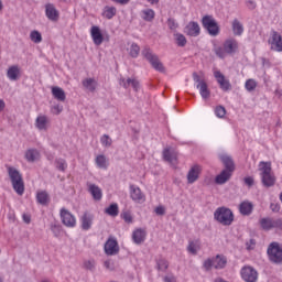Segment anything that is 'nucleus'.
I'll return each instance as SVG.
<instances>
[{
    "label": "nucleus",
    "instance_id": "obj_33",
    "mask_svg": "<svg viewBox=\"0 0 282 282\" xmlns=\"http://www.w3.org/2000/svg\"><path fill=\"white\" fill-rule=\"evenodd\" d=\"M252 208H253V205L250 202H242L239 205V210L241 215H252Z\"/></svg>",
    "mask_w": 282,
    "mask_h": 282
},
{
    "label": "nucleus",
    "instance_id": "obj_30",
    "mask_svg": "<svg viewBox=\"0 0 282 282\" xmlns=\"http://www.w3.org/2000/svg\"><path fill=\"white\" fill-rule=\"evenodd\" d=\"M47 117L45 116H39L35 120V127L40 131H47Z\"/></svg>",
    "mask_w": 282,
    "mask_h": 282
},
{
    "label": "nucleus",
    "instance_id": "obj_54",
    "mask_svg": "<svg viewBox=\"0 0 282 282\" xmlns=\"http://www.w3.org/2000/svg\"><path fill=\"white\" fill-rule=\"evenodd\" d=\"M243 182H245L246 186H249V188L254 186V177H252V176L245 177Z\"/></svg>",
    "mask_w": 282,
    "mask_h": 282
},
{
    "label": "nucleus",
    "instance_id": "obj_1",
    "mask_svg": "<svg viewBox=\"0 0 282 282\" xmlns=\"http://www.w3.org/2000/svg\"><path fill=\"white\" fill-rule=\"evenodd\" d=\"M260 177L262 186L265 188H272L276 184V176L272 173V163L260 162L259 164Z\"/></svg>",
    "mask_w": 282,
    "mask_h": 282
},
{
    "label": "nucleus",
    "instance_id": "obj_36",
    "mask_svg": "<svg viewBox=\"0 0 282 282\" xmlns=\"http://www.w3.org/2000/svg\"><path fill=\"white\" fill-rule=\"evenodd\" d=\"M174 41L178 47H186V36L182 33H174Z\"/></svg>",
    "mask_w": 282,
    "mask_h": 282
},
{
    "label": "nucleus",
    "instance_id": "obj_44",
    "mask_svg": "<svg viewBox=\"0 0 282 282\" xmlns=\"http://www.w3.org/2000/svg\"><path fill=\"white\" fill-rule=\"evenodd\" d=\"M245 87L247 91H254V89H257V82L254 79H248L245 83Z\"/></svg>",
    "mask_w": 282,
    "mask_h": 282
},
{
    "label": "nucleus",
    "instance_id": "obj_25",
    "mask_svg": "<svg viewBox=\"0 0 282 282\" xmlns=\"http://www.w3.org/2000/svg\"><path fill=\"white\" fill-rule=\"evenodd\" d=\"M52 95L55 100H58L59 102H65V99L67 96L65 95V90L58 86L52 87Z\"/></svg>",
    "mask_w": 282,
    "mask_h": 282
},
{
    "label": "nucleus",
    "instance_id": "obj_37",
    "mask_svg": "<svg viewBox=\"0 0 282 282\" xmlns=\"http://www.w3.org/2000/svg\"><path fill=\"white\" fill-rule=\"evenodd\" d=\"M36 199L39 204H41L42 206H45L47 202H50V195L47 194V192H40L36 195Z\"/></svg>",
    "mask_w": 282,
    "mask_h": 282
},
{
    "label": "nucleus",
    "instance_id": "obj_16",
    "mask_svg": "<svg viewBox=\"0 0 282 282\" xmlns=\"http://www.w3.org/2000/svg\"><path fill=\"white\" fill-rule=\"evenodd\" d=\"M90 36L95 45H102L105 37L102 36V32L100 31L99 26H96V25L91 26Z\"/></svg>",
    "mask_w": 282,
    "mask_h": 282
},
{
    "label": "nucleus",
    "instance_id": "obj_40",
    "mask_svg": "<svg viewBox=\"0 0 282 282\" xmlns=\"http://www.w3.org/2000/svg\"><path fill=\"white\" fill-rule=\"evenodd\" d=\"M98 169H107V158L102 154L97 155L95 160Z\"/></svg>",
    "mask_w": 282,
    "mask_h": 282
},
{
    "label": "nucleus",
    "instance_id": "obj_18",
    "mask_svg": "<svg viewBox=\"0 0 282 282\" xmlns=\"http://www.w3.org/2000/svg\"><path fill=\"white\" fill-rule=\"evenodd\" d=\"M88 192L95 199V202H100L102 199V189L98 187L96 184L87 183Z\"/></svg>",
    "mask_w": 282,
    "mask_h": 282
},
{
    "label": "nucleus",
    "instance_id": "obj_48",
    "mask_svg": "<svg viewBox=\"0 0 282 282\" xmlns=\"http://www.w3.org/2000/svg\"><path fill=\"white\" fill-rule=\"evenodd\" d=\"M121 219L126 221V224H133V216H131V212H123L121 214Z\"/></svg>",
    "mask_w": 282,
    "mask_h": 282
},
{
    "label": "nucleus",
    "instance_id": "obj_23",
    "mask_svg": "<svg viewBox=\"0 0 282 282\" xmlns=\"http://www.w3.org/2000/svg\"><path fill=\"white\" fill-rule=\"evenodd\" d=\"M120 85L121 87H124V89H129V87H132V89H134V91H139L140 90V82H138V79H120Z\"/></svg>",
    "mask_w": 282,
    "mask_h": 282
},
{
    "label": "nucleus",
    "instance_id": "obj_56",
    "mask_svg": "<svg viewBox=\"0 0 282 282\" xmlns=\"http://www.w3.org/2000/svg\"><path fill=\"white\" fill-rule=\"evenodd\" d=\"M51 230L55 235V237H58V235H61V226L58 225H52Z\"/></svg>",
    "mask_w": 282,
    "mask_h": 282
},
{
    "label": "nucleus",
    "instance_id": "obj_8",
    "mask_svg": "<svg viewBox=\"0 0 282 282\" xmlns=\"http://www.w3.org/2000/svg\"><path fill=\"white\" fill-rule=\"evenodd\" d=\"M240 274L246 282L259 281V272H257V269L252 267H243L240 271Z\"/></svg>",
    "mask_w": 282,
    "mask_h": 282
},
{
    "label": "nucleus",
    "instance_id": "obj_26",
    "mask_svg": "<svg viewBox=\"0 0 282 282\" xmlns=\"http://www.w3.org/2000/svg\"><path fill=\"white\" fill-rule=\"evenodd\" d=\"M227 263H228V260L224 256L217 254L214 258V268H215V270H224V268H226Z\"/></svg>",
    "mask_w": 282,
    "mask_h": 282
},
{
    "label": "nucleus",
    "instance_id": "obj_14",
    "mask_svg": "<svg viewBox=\"0 0 282 282\" xmlns=\"http://www.w3.org/2000/svg\"><path fill=\"white\" fill-rule=\"evenodd\" d=\"M45 14L48 21L56 22L58 21L61 13L56 10V7L52 3L45 4Z\"/></svg>",
    "mask_w": 282,
    "mask_h": 282
},
{
    "label": "nucleus",
    "instance_id": "obj_5",
    "mask_svg": "<svg viewBox=\"0 0 282 282\" xmlns=\"http://www.w3.org/2000/svg\"><path fill=\"white\" fill-rule=\"evenodd\" d=\"M267 254L272 263H282V248L279 242H271L267 249Z\"/></svg>",
    "mask_w": 282,
    "mask_h": 282
},
{
    "label": "nucleus",
    "instance_id": "obj_17",
    "mask_svg": "<svg viewBox=\"0 0 282 282\" xmlns=\"http://www.w3.org/2000/svg\"><path fill=\"white\" fill-rule=\"evenodd\" d=\"M200 32L202 29L199 28V23L197 22H189L185 26V34H187V36H199Z\"/></svg>",
    "mask_w": 282,
    "mask_h": 282
},
{
    "label": "nucleus",
    "instance_id": "obj_31",
    "mask_svg": "<svg viewBox=\"0 0 282 282\" xmlns=\"http://www.w3.org/2000/svg\"><path fill=\"white\" fill-rule=\"evenodd\" d=\"M83 87L88 89V91H96V87H98V82L94 78H86L82 82Z\"/></svg>",
    "mask_w": 282,
    "mask_h": 282
},
{
    "label": "nucleus",
    "instance_id": "obj_35",
    "mask_svg": "<svg viewBox=\"0 0 282 282\" xmlns=\"http://www.w3.org/2000/svg\"><path fill=\"white\" fill-rule=\"evenodd\" d=\"M232 32L235 36H241V34H243V24H241L237 19L232 22Z\"/></svg>",
    "mask_w": 282,
    "mask_h": 282
},
{
    "label": "nucleus",
    "instance_id": "obj_42",
    "mask_svg": "<svg viewBox=\"0 0 282 282\" xmlns=\"http://www.w3.org/2000/svg\"><path fill=\"white\" fill-rule=\"evenodd\" d=\"M30 39L33 43H41V41H43V35H41V32L39 31H32L30 33Z\"/></svg>",
    "mask_w": 282,
    "mask_h": 282
},
{
    "label": "nucleus",
    "instance_id": "obj_49",
    "mask_svg": "<svg viewBox=\"0 0 282 282\" xmlns=\"http://www.w3.org/2000/svg\"><path fill=\"white\" fill-rule=\"evenodd\" d=\"M56 169H58V171H65L67 169V162L64 159H57Z\"/></svg>",
    "mask_w": 282,
    "mask_h": 282
},
{
    "label": "nucleus",
    "instance_id": "obj_63",
    "mask_svg": "<svg viewBox=\"0 0 282 282\" xmlns=\"http://www.w3.org/2000/svg\"><path fill=\"white\" fill-rule=\"evenodd\" d=\"M164 282H175V276L166 275V276H164Z\"/></svg>",
    "mask_w": 282,
    "mask_h": 282
},
{
    "label": "nucleus",
    "instance_id": "obj_52",
    "mask_svg": "<svg viewBox=\"0 0 282 282\" xmlns=\"http://www.w3.org/2000/svg\"><path fill=\"white\" fill-rule=\"evenodd\" d=\"M204 268L205 270H212L213 268H215V261H214V258L213 259H207L205 260L204 262Z\"/></svg>",
    "mask_w": 282,
    "mask_h": 282
},
{
    "label": "nucleus",
    "instance_id": "obj_22",
    "mask_svg": "<svg viewBox=\"0 0 282 282\" xmlns=\"http://www.w3.org/2000/svg\"><path fill=\"white\" fill-rule=\"evenodd\" d=\"M219 158L225 166V171H228V173H234L235 172V161H232V158H230L226 154H221Z\"/></svg>",
    "mask_w": 282,
    "mask_h": 282
},
{
    "label": "nucleus",
    "instance_id": "obj_19",
    "mask_svg": "<svg viewBox=\"0 0 282 282\" xmlns=\"http://www.w3.org/2000/svg\"><path fill=\"white\" fill-rule=\"evenodd\" d=\"M223 47H225V52H227V54H235V52L239 50V43L235 39H229L225 41Z\"/></svg>",
    "mask_w": 282,
    "mask_h": 282
},
{
    "label": "nucleus",
    "instance_id": "obj_7",
    "mask_svg": "<svg viewBox=\"0 0 282 282\" xmlns=\"http://www.w3.org/2000/svg\"><path fill=\"white\" fill-rule=\"evenodd\" d=\"M142 56H144V58L149 61V63L152 65L153 68L156 69V72H164V65H162V62H160V57L153 54L151 48L149 47L143 48Z\"/></svg>",
    "mask_w": 282,
    "mask_h": 282
},
{
    "label": "nucleus",
    "instance_id": "obj_29",
    "mask_svg": "<svg viewBox=\"0 0 282 282\" xmlns=\"http://www.w3.org/2000/svg\"><path fill=\"white\" fill-rule=\"evenodd\" d=\"M94 223V216L85 213L82 217V228L83 230H89L91 228V224Z\"/></svg>",
    "mask_w": 282,
    "mask_h": 282
},
{
    "label": "nucleus",
    "instance_id": "obj_59",
    "mask_svg": "<svg viewBox=\"0 0 282 282\" xmlns=\"http://www.w3.org/2000/svg\"><path fill=\"white\" fill-rule=\"evenodd\" d=\"M270 208L273 213H279V210H281V206L276 203H271Z\"/></svg>",
    "mask_w": 282,
    "mask_h": 282
},
{
    "label": "nucleus",
    "instance_id": "obj_12",
    "mask_svg": "<svg viewBox=\"0 0 282 282\" xmlns=\"http://www.w3.org/2000/svg\"><path fill=\"white\" fill-rule=\"evenodd\" d=\"M214 78H216L223 91H230L232 89V85H230V80L226 79V76H224L219 70L214 72Z\"/></svg>",
    "mask_w": 282,
    "mask_h": 282
},
{
    "label": "nucleus",
    "instance_id": "obj_50",
    "mask_svg": "<svg viewBox=\"0 0 282 282\" xmlns=\"http://www.w3.org/2000/svg\"><path fill=\"white\" fill-rule=\"evenodd\" d=\"M214 52H215L216 56H218V58H224L226 56V54H228L224 46L223 47L221 46L216 47L214 50Z\"/></svg>",
    "mask_w": 282,
    "mask_h": 282
},
{
    "label": "nucleus",
    "instance_id": "obj_47",
    "mask_svg": "<svg viewBox=\"0 0 282 282\" xmlns=\"http://www.w3.org/2000/svg\"><path fill=\"white\" fill-rule=\"evenodd\" d=\"M163 158L165 160V162H173V160H175V155L172 154L171 150L165 149L163 151Z\"/></svg>",
    "mask_w": 282,
    "mask_h": 282
},
{
    "label": "nucleus",
    "instance_id": "obj_28",
    "mask_svg": "<svg viewBox=\"0 0 282 282\" xmlns=\"http://www.w3.org/2000/svg\"><path fill=\"white\" fill-rule=\"evenodd\" d=\"M230 177H232V173L223 170L220 174H218L215 178L216 184H226V182H228V180H230Z\"/></svg>",
    "mask_w": 282,
    "mask_h": 282
},
{
    "label": "nucleus",
    "instance_id": "obj_10",
    "mask_svg": "<svg viewBox=\"0 0 282 282\" xmlns=\"http://www.w3.org/2000/svg\"><path fill=\"white\" fill-rule=\"evenodd\" d=\"M269 45L273 52H282V36L276 31L271 32V39H269Z\"/></svg>",
    "mask_w": 282,
    "mask_h": 282
},
{
    "label": "nucleus",
    "instance_id": "obj_46",
    "mask_svg": "<svg viewBox=\"0 0 282 282\" xmlns=\"http://www.w3.org/2000/svg\"><path fill=\"white\" fill-rule=\"evenodd\" d=\"M100 142H101L102 147L109 148V147H111L113 141L109 138L108 134H104L100 138Z\"/></svg>",
    "mask_w": 282,
    "mask_h": 282
},
{
    "label": "nucleus",
    "instance_id": "obj_57",
    "mask_svg": "<svg viewBox=\"0 0 282 282\" xmlns=\"http://www.w3.org/2000/svg\"><path fill=\"white\" fill-rule=\"evenodd\" d=\"M154 213L159 216L166 215V209L164 208V206H158L154 209Z\"/></svg>",
    "mask_w": 282,
    "mask_h": 282
},
{
    "label": "nucleus",
    "instance_id": "obj_11",
    "mask_svg": "<svg viewBox=\"0 0 282 282\" xmlns=\"http://www.w3.org/2000/svg\"><path fill=\"white\" fill-rule=\"evenodd\" d=\"M61 219L67 228H74V226H76V217L65 208L61 209Z\"/></svg>",
    "mask_w": 282,
    "mask_h": 282
},
{
    "label": "nucleus",
    "instance_id": "obj_34",
    "mask_svg": "<svg viewBox=\"0 0 282 282\" xmlns=\"http://www.w3.org/2000/svg\"><path fill=\"white\" fill-rule=\"evenodd\" d=\"M144 237H145V234H144V230L142 229H137L132 234V239L134 243H138V245L144 242Z\"/></svg>",
    "mask_w": 282,
    "mask_h": 282
},
{
    "label": "nucleus",
    "instance_id": "obj_55",
    "mask_svg": "<svg viewBox=\"0 0 282 282\" xmlns=\"http://www.w3.org/2000/svg\"><path fill=\"white\" fill-rule=\"evenodd\" d=\"M167 25H169L170 30H177V28H178L177 22H175V20L171 19V18L167 20Z\"/></svg>",
    "mask_w": 282,
    "mask_h": 282
},
{
    "label": "nucleus",
    "instance_id": "obj_3",
    "mask_svg": "<svg viewBox=\"0 0 282 282\" xmlns=\"http://www.w3.org/2000/svg\"><path fill=\"white\" fill-rule=\"evenodd\" d=\"M214 219L221 224V226H230L235 221L232 210L227 207H218L214 213Z\"/></svg>",
    "mask_w": 282,
    "mask_h": 282
},
{
    "label": "nucleus",
    "instance_id": "obj_4",
    "mask_svg": "<svg viewBox=\"0 0 282 282\" xmlns=\"http://www.w3.org/2000/svg\"><path fill=\"white\" fill-rule=\"evenodd\" d=\"M193 80L196 85V89H198L200 97L203 100H208L210 98V89H208V84L206 80L202 79L197 73H193Z\"/></svg>",
    "mask_w": 282,
    "mask_h": 282
},
{
    "label": "nucleus",
    "instance_id": "obj_60",
    "mask_svg": "<svg viewBox=\"0 0 282 282\" xmlns=\"http://www.w3.org/2000/svg\"><path fill=\"white\" fill-rule=\"evenodd\" d=\"M104 265L107 270H113V262H111V260H106Z\"/></svg>",
    "mask_w": 282,
    "mask_h": 282
},
{
    "label": "nucleus",
    "instance_id": "obj_38",
    "mask_svg": "<svg viewBox=\"0 0 282 282\" xmlns=\"http://www.w3.org/2000/svg\"><path fill=\"white\" fill-rule=\"evenodd\" d=\"M156 269L159 272H166L169 270V261L163 258L156 260Z\"/></svg>",
    "mask_w": 282,
    "mask_h": 282
},
{
    "label": "nucleus",
    "instance_id": "obj_13",
    "mask_svg": "<svg viewBox=\"0 0 282 282\" xmlns=\"http://www.w3.org/2000/svg\"><path fill=\"white\" fill-rule=\"evenodd\" d=\"M130 196L132 202H135L137 204H144L147 202L142 189H140L138 186H130Z\"/></svg>",
    "mask_w": 282,
    "mask_h": 282
},
{
    "label": "nucleus",
    "instance_id": "obj_9",
    "mask_svg": "<svg viewBox=\"0 0 282 282\" xmlns=\"http://www.w3.org/2000/svg\"><path fill=\"white\" fill-rule=\"evenodd\" d=\"M260 226L262 230H272V228H282V219L281 218H262L260 219Z\"/></svg>",
    "mask_w": 282,
    "mask_h": 282
},
{
    "label": "nucleus",
    "instance_id": "obj_62",
    "mask_svg": "<svg viewBox=\"0 0 282 282\" xmlns=\"http://www.w3.org/2000/svg\"><path fill=\"white\" fill-rule=\"evenodd\" d=\"M53 111H54V113H56V115L61 113V112L63 111V106H61V105L54 106V107H53Z\"/></svg>",
    "mask_w": 282,
    "mask_h": 282
},
{
    "label": "nucleus",
    "instance_id": "obj_64",
    "mask_svg": "<svg viewBox=\"0 0 282 282\" xmlns=\"http://www.w3.org/2000/svg\"><path fill=\"white\" fill-rule=\"evenodd\" d=\"M3 109H6V102L0 99V111H3Z\"/></svg>",
    "mask_w": 282,
    "mask_h": 282
},
{
    "label": "nucleus",
    "instance_id": "obj_41",
    "mask_svg": "<svg viewBox=\"0 0 282 282\" xmlns=\"http://www.w3.org/2000/svg\"><path fill=\"white\" fill-rule=\"evenodd\" d=\"M117 13L116 7H105L102 17L111 19Z\"/></svg>",
    "mask_w": 282,
    "mask_h": 282
},
{
    "label": "nucleus",
    "instance_id": "obj_24",
    "mask_svg": "<svg viewBox=\"0 0 282 282\" xmlns=\"http://www.w3.org/2000/svg\"><path fill=\"white\" fill-rule=\"evenodd\" d=\"M200 250H202V240L199 239L189 240L187 246V252H189V254H197V252Z\"/></svg>",
    "mask_w": 282,
    "mask_h": 282
},
{
    "label": "nucleus",
    "instance_id": "obj_43",
    "mask_svg": "<svg viewBox=\"0 0 282 282\" xmlns=\"http://www.w3.org/2000/svg\"><path fill=\"white\" fill-rule=\"evenodd\" d=\"M140 54V46L135 43H133L131 46H130V56L132 58H138V55Z\"/></svg>",
    "mask_w": 282,
    "mask_h": 282
},
{
    "label": "nucleus",
    "instance_id": "obj_21",
    "mask_svg": "<svg viewBox=\"0 0 282 282\" xmlns=\"http://www.w3.org/2000/svg\"><path fill=\"white\" fill-rule=\"evenodd\" d=\"M202 171V167L199 165H194L187 174V182L188 184H195L197 180H199V172Z\"/></svg>",
    "mask_w": 282,
    "mask_h": 282
},
{
    "label": "nucleus",
    "instance_id": "obj_58",
    "mask_svg": "<svg viewBox=\"0 0 282 282\" xmlns=\"http://www.w3.org/2000/svg\"><path fill=\"white\" fill-rule=\"evenodd\" d=\"M246 6L247 8H249V10H254V8H257V2H254L253 0H247Z\"/></svg>",
    "mask_w": 282,
    "mask_h": 282
},
{
    "label": "nucleus",
    "instance_id": "obj_27",
    "mask_svg": "<svg viewBox=\"0 0 282 282\" xmlns=\"http://www.w3.org/2000/svg\"><path fill=\"white\" fill-rule=\"evenodd\" d=\"M140 17L143 19V21L151 23V21L155 19V11L153 9H143L140 12Z\"/></svg>",
    "mask_w": 282,
    "mask_h": 282
},
{
    "label": "nucleus",
    "instance_id": "obj_39",
    "mask_svg": "<svg viewBox=\"0 0 282 282\" xmlns=\"http://www.w3.org/2000/svg\"><path fill=\"white\" fill-rule=\"evenodd\" d=\"M105 213L110 217H118V204L113 203L105 209Z\"/></svg>",
    "mask_w": 282,
    "mask_h": 282
},
{
    "label": "nucleus",
    "instance_id": "obj_53",
    "mask_svg": "<svg viewBox=\"0 0 282 282\" xmlns=\"http://www.w3.org/2000/svg\"><path fill=\"white\" fill-rule=\"evenodd\" d=\"M257 246V240L250 239L246 242V249L247 250H254V247Z\"/></svg>",
    "mask_w": 282,
    "mask_h": 282
},
{
    "label": "nucleus",
    "instance_id": "obj_2",
    "mask_svg": "<svg viewBox=\"0 0 282 282\" xmlns=\"http://www.w3.org/2000/svg\"><path fill=\"white\" fill-rule=\"evenodd\" d=\"M9 177L12 183L13 191L19 195H23L25 193V185L23 183V176L19 172V170L14 167H8Z\"/></svg>",
    "mask_w": 282,
    "mask_h": 282
},
{
    "label": "nucleus",
    "instance_id": "obj_20",
    "mask_svg": "<svg viewBox=\"0 0 282 282\" xmlns=\"http://www.w3.org/2000/svg\"><path fill=\"white\" fill-rule=\"evenodd\" d=\"M7 77L9 80L17 82L21 78V68L17 65H13L8 68Z\"/></svg>",
    "mask_w": 282,
    "mask_h": 282
},
{
    "label": "nucleus",
    "instance_id": "obj_15",
    "mask_svg": "<svg viewBox=\"0 0 282 282\" xmlns=\"http://www.w3.org/2000/svg\"><path fill=\"white\" fill-rule=\"evenodd\" d=\"M119 250L120 249L118 248V241L113 238L108 239L105 243V252L110 257H113V254H118Z\"/></svg>",
    "mask_w": 282,
    "mask_h": 282
},
{
    "label": "nucleus",
    "instance_id": "obj_6",
    "mask_svg": "<svg viewBox=\"0 0 282 282\" xmlns=\"http://www.w3.org/2000/svg\"><path fill=\"white\" fill-rule=\"evenodd\" d=\"M203 28L207 30L209 36H217L219 34V24L213 15H204L202 19Z\"/></svg>",
    "mask_w": 282,
    "mask_h": 282
},
{
    "label": "nucleus",
    "instance_id": "obj_51",
    "mask_svg": "<svg viewBox=\"0 0 282 282\" xmlns=\"http://www.w3.org/2000/svg\"><path fill=\"white\" fill-rule=\"evenodd\" d=\"M84 268H86V270H94L96 268V261L94 260H86L84 262Z\"/></svg>",
    "mask_w": 282,
    "mask_h": 282
},
{
    "label": "nucleus",
    "instance_id": "obj_45",
    "mask_svg": "<svg viewBox=\"0 0 282 282\" xmlns=\"http://www.w3.org/2000/svg\"><path fill=\"white\" fill-rule=\"evenodd\" d=\"M215 116H217V118H225L226 117V108L224 106H217L215 108Z\"/></svg>",
    "mask_w": 282,
    "mask_h": 282
},
{
    "label": "nucleus",
    "instance_id": "obj_61",
    "mask_svg": "<svg viewBox=\"0 0 282 282\" xmlns=\"http://www.w3.org/2000/svg\"><path fill=\"white\" fill-rule=\"evenodd\" d=\"M22 219L24 224H30V221H32V217L29 214H23Z\"/></svg>",
    "mask_w": 282,
    "mask_h": 282
},
{
    "label": "nucleus",
    "instance_id": "obj_32",
    "mask_svg": "<svg viewBox=\"0 0 282 282\" xmlns=\"http://www.w3.org/2000/svg\"><path fill=\"white\" fill-rule=\"evenodd\" d=\"M40 155L41 154L39 153V150H36V149H29L25 152V160H26V162H36V160H39Z\"/></svg>",
    "mask_w": 282,
    "mask_h": 282
}]
</instances>
